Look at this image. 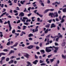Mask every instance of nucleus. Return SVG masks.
Instances as JSON below:
<instances>
[{"label":"nucleus","mask_w":66,"mask_h":66,"mask_svg":"<svg viewBox=\"0 0 66 66\" xmlns=\"http://www.w3.org/2000/svg\"><path fill=\"white\" fill-rule=\"evenodd\" d=\"M31 9V7H29L28 9V10L29 11H30V9Z\"/></svg>","instance_id":"nucleus-59"},{"label":"nucleus","mask_w":66,"mask_h":66,"mask_svg":"<svg viewBox=\"0 0 66 66\" xmlns=\"http://www.w3.org/2000/svg\"><path fill=\"white\" fill-rule=\"evenodd\" d=\"M40 52L42 54H44V53H45V51L44 50H41L40 51Z\"/></svg>","instance_id":"nucleus-16"},{"label":"nucleus","mask_w":66,"mask_h":66,"mask_svg":"<svg viewBox=\"0 0 66 66\" xmlns=\"http://www.w3.org/2000/svg\"><path fill=\"white\" fill-rule=\"evenodd\" d=\"M46 64L45 63H43L41 64L40 65L41 66H44V65H45Z\"/></svg>","instance_id":"nucleus-46"},{"label":"nucleus","mask_w":66,"mask_h":66,"mask_svg":"<svg viewBox=\"0 0 66 66\" xmlns=\"http://www.w3.org/2000/svg\"><path fill=\"white\" fill-rule=\"evenodd\" d=\"M23 19H24V20H26L28 19V18L27 17H23Z\"/></svg>","instance_id":"nucleus-38"},{"label":"nucleus","mask_w":66,"mask_h":66,"mask_svg":"<svg viewBox=\"0 0 66 66\" xmlns=\"http://www.w3.org/2000/svg\"><path fill=\"white\" fill-rule=\"evenodd\" d=\"M9 31H11V30H12V27H11V25H9Z\"/></svg>","instance_id":"nucleus-23"},{"label":"nucleus","mask_w":66,"mask_h":66,"mask_svg":"<svg viewBox=\"0 0 66 66\" xmlns=\"http://www.w3.org/2000/svg\"><path fill=\"white\" fill-rule=\"evenodd\" d=\"M1 59L2 60H4V59H5V57H2Z\"/></svg>","instance_id":"nucleus-52"},{"label":"nucleus","mask_w":66,"mask_h":66,"mask_svg":"<svg viewBox=\"0 0 66 66\" xmlns=\"http://www.w3.org/2000/svg\"><path fill=\"white\" fill-rule=\"evenodd\" d=\"M52 21V20H50L47 21H48V22H49V23H51Z\"/></svg>","instance_id":"nucleus-35"},{"label":"nucleus","mask_w":66,"mask_h":66,"mask_svg":"<svg viewBox=\"0 0 66 66\" xmlns=\"http://www.w3.org/2000/svg\"><path fill=\"white\" fill-rule=\"evenodd\" d=\"M8 3H12V1H11L10 0H9L8 1Z\"/></svg>","instance_id":"nucleus-51"},{"label":"nucleus","mask_w":66,"mask_h":66,"mask_svg":"<svg viewBox=\"0 0 66 66\" xmlns=\"http://www.w3.org/2000/svg\"><path fill=\"white\" fill-rule=\"evenodd\" d=\"M20 3L22 4H24L23 2L22 1H20Z\"/></svg>","instance_id":"nucleus-53"},{"label":"nucleus","mask_w":66,"mask_h":66,"mask_svg":"<svg viewBox=\"0 0 66 66\" xmlns=\"http://www.w3.org/2000/svg\"><path fill=\"white\" fill-rule=\"evenodd\" d=\"M17 0H14V2L15 3H17Z\"/></svg>","instance_id":"nucleus-60"},{"label":"nucleus","mask_w":66,"mask_h":66,"mask_svg":"<svg viewBox=\"0 0 66 66\" xmlns=\"http://www.w3.org/2000/svg\"><path fill=\"white\" fill-rule=\"evenodd\" d=\"M50 27V24H48L45 27L46 28H49Z\"/></svg>","instance_id":"nucleus-28"},{"label":"nucleus","mask_w":66,"mask_h":66,"mask_svg":"<svg viewBox=\"0 0 66 66\" xmlns=\"http://www.w3.org/2000/svg\"><path fill=\"white\" fill-rule=\"evenodd\" d=\"M56 27V26L55 25V24L54 23L52 24L51 26V28H55Z\"/></svg>","instance_id":"nucleus-4"},{"label":"nucleus","mask_w":66,"mask_h":66,"mask_svg":"<svg viewBox=\"0 0 66 66\" xmlns=\"http://www.w3.org/2000/svg\"><path fill=\"white\" fill-rule=\"evenodd\" d=\"M37 62H38V60H35V61L33 62V64H35V65H36Z\"/></svg>","instance_id":"nucleus-6"},{"label":"nucleus","mask_w":66,"mask_h":66,"mask_svg":"<svg viewBox=\"0 0 66 66\" xmlns=\"http://www.w3.org/2000/svg\"><path fill=\"white\" fill-rule=\"evenodd\" d=\"M7 23H8L9 26H10L11 25V24H10V21L9 20L7 22Z\"/></svg>","instance_id":"nucleus-25"},{"label":"nucleus","mask_w":66,"mask_h":66,"mask_svg":"<svg viewBox=\"0 0 66 66\" xmlns=\"http://www.w3.org/2000/svg\"><path fill=\"white\" fill-rule=\"evenodd\" d=\"M40 63H42L44 62V61H42V60H40Z\"/></svg>","instance_id":"nucleus-34"},{"label":"nucleus","mask_w":66,"mask_h":66,"mask_svg":"<svg viewBox=\"0 0 66 66\" xmlns=\"http://www.w3.org/2000/svg\"><path fill=\"white\" fill-rule=\"evenodd\" d=\"M13 12H14V13H17V12H18V11H17L16 10H14L13 11Z\"/></svg>","instance_id":"nucleus-47"},{"label":"nucleus","mask_w":66,"mask_h":66,"mask_svg":"<svg viewBox=\"0 0 66 66\" xmlns=\"http://www.w3.org/2000/svg\"><path fill=\"white\" fill-rule=\"evenodd\" d=\"M18 45V43H16L13 45V47H16Z\"/></svg>","instance_id":"nucleus-20"},{"label":"nucleus","mask_w":66,"mask_h":66,"mask_svg":"<svg viewBox=\"0 0 66 66\" xmlns=\"http://www.w3.org/2000/svg\"><path fill=\"white\" fill-rule=\"evenodd\" d=\"M53 47L54 48H55V50H57L58 49H59V47H55L54 46H53Z\"/></svg>","instance_id":"nucleus-14"},{"label":"nucleus","mask_w":66,"mask_h":66,"mask_svg":"<svg viewBox=\"0 0 66 66\" xmlns=\"http://www.w3.org/2000/svg\"><path fill=\"white\" fill-rule=\"evenodd\" d=\"M38 29H36V28L35 29V32H37L38 31Z\"/></svg>","instance_id":"nucleus-54"},{"label":"nucleus","mask_w":66,"mask_h":66,"mask_svg":"<svg viewBox=\"0 0 66 66\" xmlns=\"http://www.w3.org/2000/svg\"><path fill=\"white\" fill-rule=\"evenodd\" d=\"M48 31H49V29H47L45 31V34L48 33Z\"/></svg>","instance_id":"nucleus-13"},{"label":"nucleus","mask_w":66,"mask_h":66,"mask_svg":"<svg viewBox=\"0 0 66 66\" xmlns=\"http://www.w3.org/2000/svg\"><path fill=\"white\" fill-rule=\"evenodd\" d=\"M37 20L38 21H40V18H38L37 19Z\"/></svg>","instance_id":"nucleus-49"},{"label":"nucleus","mask_w":66,"mask_h":66,"mask_svg":"<svg viewBox=\"0 0 66 66\" xmlns=\"http://www.w3.org/2000/svg\"><path fill=\"white\" fill-rule=\"evenodd\" d=\"M15 10H20L19 8L18 7H16V8L15 9Z\"/></svg>","instance_id":"nucleus-31"},{"label":"nucleus","mask_w":66,"mask_h":66,"mask_svg":"<svg viewBox=\"0 0 66 66\" xmlns=\"http://www.w3.org/2000/svg\"><path fill=\"white\" fill-rule=\"evenodd\" d=\"M6 13H7L6 12L4 13H3V14L2 15H1L0 16V18H1V17H2V16H3L4 15H5V14H6Z\"/></svg>","instance_id":"nucleus-11"},{"label":"nucleus","mask_w":66,"mask_h":66,"mask_svg":"<svg viewBox=\"0 0 66 66\" xmlns=\"http://www.w3.org/2000/svg\"><path fill=\"white\" fill-rule=\"evenodd\" d=\"M62 57H63V59H65V56H64V55H62Z\"/></svg>","instance_id":"nucleus-57"},{"label":"nucleus","mask_w":66,"mask_h":66,"mask_svg":"<svg viewBox=\"0 0 66 66\" xmlns=\"http://www.w3.org/2000/svg\"><path fill=\"white\" fill-rule=\"evenodd\" d=\"M3 10V11H2V13H3V12H5L6 11V9H4Z\"/></svg>","instance_id":"nucleus-48"},{"label":"nucleus","mask_w":66,"mask_h":66,"mask_svg":"<svg viewBox=\"0 0 66 66\" xmlns=\"http://www.w3.org/2000/svg\"><path fill=\"white\" fill-rule=\"evenodd\" d=\"M0 54H1V55H5V53H1Z\"/></svg>","instance_id":"nucleus-32"},{"label":"nucleus","mask_w":66,"mask_h":66,"mask_svg":"<svg viewBox=\"0 0 66 66\" xmlns=\"http://www.w3.org/2000/svg\"><path fill=\"white\" fill-rule=\"evenodd\" d=\"M55 46H58V43H55Z\"/></svg>","instance_id":"nucleus-64"},{"label":"nucleus","mask_w":66,"mask_h":66,"mask_svg":"<svg viewBox=\"0 0 66 66\" xmlns=\"http://www.w3.org/2000/svg\"><path fill=\"white\" fill-rule=\"evenodd\" d=\"M18 5H19V6H21V4L19 3H18Z\"/></svg>","instance_id":"nucleus-62"},{"label":"nucleus","mask_w":66,"mask_h":66,"mask_svg":"<svg viewBox=\"0 0 66 66\" xmlns=\"http://www.w3.org/2000/svg\"><path fill=\"white\" fill-rule=\"evenodd\" d=\"M24 24L25 25H26V26H28V25L29 24V23L25 22L24 23Z\"/></svg>","instance_id":"nucleus-30"},{"label":"nucleus","mask_w":66,"mask_h":66,"mask_svg":"<svg viewBox=\"0 0 66 66\" xmlns=\"http://www.w3.org/2000/svg\"><path fill=\"white\" fill-rule=\"evenodd\" d=\"M65 44H66V43L65 42H64L62 43L61 45L62 46H65Z\"/></svg>","instance_id":"nucleus-18"},{"label":"nucleus","mask_w":66,"mask_h":66,"mask_svg":"<svg viewBox=\"0 0 66 66\" xmlns=\"http://www.w3.org/2000/svg\"><path fill=\"white\" fill-rule=\"evenodd\" d=\"M59 63H60V61H59V60H58L56 64H59Z\"/></svg>","instance_id":"nucleus-44"},{"label":"nucleus","mask_w":66,"mask_h":66,"mask_svg":"<svg viewBox=\"0 0 66 66\" xmlns=\"http://www.w3.org/2000/svg\"><path fill=\"white\" fill-rule=\"evenodd\" d=\"M56 37V36L53 37V36H51V37L52 38H55V37Z\"/></svg>","instance_id":"nucleus-41"},{"label":"nucleus","mask_w":66,"mask_h":66,"mask_svg":"<svg viewBox=\"0 0 66 66\" xmlns=\"http://www.w3.org/2000/svg\"><path fill=\"white\" fill-rule=\"evenodd\" d=\"M64 19H62V21H61V23H62V22H64Z\"/></svg>","instance_id":"nucleus-37"},{"label":"nucleus","mask_w":66,"mask_h":66,"mask_svg":"<svg viewBox=\"0 0 66 66\" xmlns=\"http://www.w3.org/2000/svg\"><path fill=\"white\" fill-rule=\"evenodd\" d=\"M14 51H12V50H11V51L9 53V55L11 54H12V53H14Z\"/></svg>","instance_id":"nucleus-17"},{"label":"nucleus","mask_w":66,"mask_h":66,"mask_svg":"<svg viewBox=\"0 0 66 66\" xmlns=\"http://www.w3.org/2000/svg\"><path fill=\"white\" fill-rule=\"evenodd\" d=\"M24 56L27 59H29V56H30V55L27 53H26V54L24 55Z\"/></svg>","instance_id":"nucleus-3"},{"label":"nucleus","mask_w":66,"mask_h":66,"mask_svg":"<svg viewBox=\"0 0 66 66\" xmlns=\"http://www.w3.org/2000/svg\"><path fill=\"white\" fill-rule=\"evenodd\" d=\"M26 28H27V26H23V30H26Z\"/></svg>","instance_id":"nucleus-19"},{"label":"nucleus","mask_w":66,"mask_h":66,"mask_svg":"<svg viewBox=\"0 0 66 66\" xmlns=\"http://www.w3.org/2000/svg\"><path fill=\"white\" fill-rule=\"evenodd\" d=\"M29 40H32V38H31V37H30L29 38Z\"/></svg>","instance_id":"nucleus-56"},{"label":"nucleus","mask_w":66,"mask_h":66,"mask_svg":"<svg viewBox=\"0 0 66 66\" xmlns=\"http://www.w3.org/2000/svg\"><path fill=\"white\" fill-rule=\"evenodd\" d=\"M18 29L20 30V29H21V27H20V26H18Z\"/></svg>","instance_id":"nucleus-58"},{"label":"nucleus","mask_w":66,"mask_h":66,"mask_svg":"<svg viewBox=\"0 0 66 66\" xmlns=\"http://www.w3.org/2000/svg\"><path fill=\"white\" fill-rule=\"evenodd\" d=\"M4 20V19L3 18H2V19H0V22L1 23V24H2V23H3V21Z\"/></svg>","instance_id":"nucleus-7"},{"label":"nucleus","mask_w":66,"mask_h":66,"mask_svg":"<svg viewBox=\"0 0 66 66\" xmlns=\"http://www.w3.org/2000/svg\"><path fill=\"white\" fill-rule=\"evenodd\" d=\"M19 16H21L22 17L23 16H24V13L23 12H22L20 13Z\"/></svg>","instance_id":"nucleus-8"},{"label":"nucleus","mask_w":66,"mask_h":66,"mask_svg":"<svg viewBox=\"0 0 66 66\" xmlns=\"http://www.w3.org/2000/svg\"><path fill=\"white\" fill-rule=\"evenodd\" d=\"M36 14L37 15H38V16H40V17L42 18V17H43V15L39 14V13L38 12Z\"/></svg>","instance_id":"nucleus-10"},{"label":"nucleus","mask_w":66,"mask_h":66,"mask_svg":"<svg viewBox=\"0 0 66 66\" xmlns=\"http://www.w3.org/2000/svg\"><path fill=\"white\" fill-rule=\"evenodd\" d=\"M54 10V9H50V11H51V12H53Z\"/></svg>","instance_id":"nucleus-39"},{"label":"nucleus","mask_w":66,"mask_h":66,"mask_svg":"<svg viewBox=\"0 0 66 66\" xmlns=\"http://www.w3.org/2000/svg\"><path fill=\"white\" fill-rule=\"evenodd\" d=\"M40 4H41V5H42L43 6H44V4L43 3H40Z\"/></svg>","instance_id":"nucleus-43"},{"label":"nucleus","mask_w":66,"mask_h":66,"mask_svg":"<svg viewBox=\"0 0 66 66\" xmlns=\"http://www.w3.org/2000/svg\"><path fill=\"white\" fill-rule=\"evenodd\" d=\"M46 51L47 52H50L51 51V50L49 49L48 47H46Z\"/></svg>","instance_id":"nucleus-2"},{"label":"nucleus","mask_w":66,"mask_h":66,"mask_svg":"<svg viewBox=\"0 0 66 66\" xmlns=\"http://www.w3.org/2000/svg\"><path fill=\"white\" fill-rule=\"evenodd\" d=\"M10 43H11L10 41H9V42H8L7 44V46H8V45H10Z\"/></svg>","instance_id":"nucleus-29"},{"label":"nucleus","mask_w":66,"mask_h":66,"mask_svg":"<svg viewBox=\"0 0 66 66\" xmlns=\"http://www.w3.org/2000/svg\"><path fill=\"white\" fill-rule=\"evenodd\" d=\"M35 59H38V56H36V55H35Z\"/></svg>","instance_id":"nucleus-42"},{"label":"nucleus","mask_w":66,"mask_h":66,"mask_svg":"<svg viewBox=\"0 0 66 66\" xmlns=\"http://www.w3.org/2000/svg\"><path fill=\"white\" fill-rule=\"evenodd\" d=\"M50 35H47V36H46V38H49V37H50Z\"/></svg>","instance_id":"nucleus-45"},{"label":"nucleus","mask_w":66,"mask_h":66,"mask_svg":"<svg viewBox=\"0 0 66 66\" xmlns=\"http://www.w3.org/2000/svg\"><path fill=\"white\" fill-rule=\"evenodd\" d=\"M63 12H66V8H65L64 9H63Z\"/></svg>","instance_id":"nucleus-27"},{"label":"nucleus","mask_w":66,"mask_h":66,"mask_svg":"<svg viewBox=\"0 0 66 66\" xmlns=\"http://www.w3.org/2000/svg\"><path fill=\"white\" fill-rule=\"evenodd\" d=\"M12 33L13 34H14L15 33V30L14 29L12 31Z\"/></svg>","instance_id":"nucleus-26"},{"label":"nucleus","mask_w":66,"mask_h":66,"mask_svg":"<svg viewBox=\"0 0 66 66\" xmlns=\"http://www.w3.org/2000/svg\"><path fill=\"white\" fill-rule=\"evenodd\" d=\"M51 56L52 55H49L47 57H48V58H50V57H51Z\"/></svg>","instance_id":"nucleus-50"},{"label":"nucleus","mask_w":66,"mask_h":66,"mask_svg":"<svg viewBox=\"0 0 66 66\" xmlns=\"http://www.w3.org/2000/svg\"><path fill=\"white\" fill-rule=\"evenodd\" d=\"M3 51H5V52H7V51H8V50L6 49H5L3 50Z\"/></svg>","instance_id":"nucleus-33"},{"label":"nucleus","mask_w":66,"mask_h":66,"mask_svg":"<svg viewBox=\"0 0 66 66\" xmlns=\"http://www.w3.org/2000/svg\"><path fill=\"white\" fill-rule=\"evenodd\" d=\"M20 20H18V21H17V23H20Z\"/></svg>","instance_id":"nucleus-55"},{"label":"nucleus","mask_w":66,"mask_h":66,"mask_svg":"<svg viewBox=\"0 0 66 66\" xmlns=\"http://www.w3.org/2000/svg\"><path fill=\"white\" fill-rule=\"evenodd\" d=\"M50 61L51 63H52L54 61V60L53 59H51L50 60Z\"/></svg>","instance_id":"nucleus-24"},{"label":"nucleus","mask_w":66,"mask_h":66,"mask_svg":"<svg viewBox=\"0 0 66 66\" xmlns=\"http://www.w3.org/2000/svg\"><path fill=\"white\" fill-rule=\"evenodd\" d=\"M27 63L28 64V65H31V63L29 62H27Z\"/></svg>","instance_id":"nucleus-40"},{"label":"nucleus","mask_w":66,"mask_h":66,"mask_svg":"<svg viewBox=\"0 0 66 66\" xmlns=\"http://www.w3.org/2000/svg\"><path fill=\"white\" fill-rule=\"evenodd\" d=\"M14 62V61L13 60H11L10 61H9V64H11V63H13Z\"/></svg>","instance_id":"nucleus-15"},{"label":"nucleus","mask_w":66,"mask_h":66,"mask_svg":"<svg viewBox=\"0 0 66 66\" xmlns=\"http://www.w3.org/2000/svg\"><path fill=\"white\" fill-rule=\"evenodd\" d=\"M33 47V46L32 45H30L28 46L27 47V48L29 49H32Z\"/></svg>","instance_id":"nucleus-5"},{"label":"nucleus","mask_w":66,"mask_h":66,"mask_svg":"<svg viewBox=\"0 0 66 66\" xmlns=\"http://www.w3.org/2000/svg\"><path fill=\"white\" fill-rule=\"evenodd\" d=\"M0 36L1 37H3V34H1L0 35Z\"/></svg>","instance_id":"nucleus-63"},{"label":"nucleus","mask_w":66,"mask_h":66,"mask_svg":"<svg viewBox=\"0 0 66 66\" xmlns=\"http://www.w3.org/2000/svg\"><path fill=\"white\" fill-rule=\"evenodd\" d=\"M28 36L29 37H31V36H33V35L32 34H30Z\"/></svg>","instance_id":"nucleus-21"},{"label":"nucleus","mask_w":66,"mask_h":66,"mask_svg":"<svg viewBox=\"0 0 66 66\" xmlns=\"http://www.w3.org/2000/svg\"><path fill=\"white\" fill-rule=\"evenodd\" d=\"M49 16H50L52 18H53V17H54V18L56 17H58L59 16V15H58V13L57 12H55L53 13H50L49 14Z\"/></svg>","instance_id":"nucleus-1"},{"label":"nucleus","mask_w":66,"mask_h":66,"mask_svg":"<svg viewBox=\"0 0 66 66\" xmlns=\"http://www.w3.org/2000/svg\"><path fill=\"white\" fill-rule=\"evenodd\" d=\"M22 21H23V22H24L25 21H26V20H24V19H23L22 20Z\"/></svg>","instance_id":"nucleus-61"},{"label":"nucleus","mask_w":66,"mask_h":66,"mask_svg":"<svg viewBox=\"0 0 66 66\" xmlns=\"http://www.w3.org/2000/svg\"><path fill=\"white\" fill-rule=\"evenodd\" d=\"M9 60H10V59L9 58H7L6 59V61L7 62L8 61H9Z\"/></svg>","instance_id":"nucleus-36"},{"label":"nucleus","mask_w":66,"mask_h":66,"mask_svg":"<svg viewBox=\"0 0 66 66\" xmlns=\"http://www.w3.org/2000/svg\"><path fill=\"white\" fill-rule=\"evenodd\" d=\"M58 36H59V37H60L61 38H63V36L62 35H61V34L60 33H58Z\"/></svg>","instance_id":"nucleus-12"},{"label":"nucleus","mask_w":66,"mask_h":66,"mask_svg":"<svg viewBox=\"0 0 66 66\" xmlns=\"http://www.w3.org/2000/svg\"><path fill=\"white\" fill-rule=\"evenodd\" d=\"M50 11V9H47L46 10L43 12L44 14H45L46 13H47L48 11Z\"/></svg>","instance_id":"nucleus-9"},{"label":"nucleus","mask_w":66,"mask_h":66,"mask_svg":"<svg viewBox=\"0 0 66 66\" xmlns=\"http://www.w3.org/2000/svg\"><path fill=\"white\" fill-rule=\"evenodd\" d=\"M56 37H57V38H56V42H58V40H59V36H56Z\"/></svg>","instance_id":"nucleus-22"}]
</instances>
